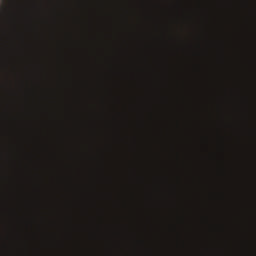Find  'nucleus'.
<instances>
[{
  "label": "nucleus",
  "instance_id": "obj_3",
  "mask_svg": "<svg viewBox=\"0 0 256 256\" xmlns=\"http://www.w3.org/2000/svg\"><path fill=\"white\" fill-rule=\"evenodd\" d=\"M100 215L101 212H98V256L100 255Z\"/></svg>",
  "mask_w": 256,
  "mask_h": 256
},
{
  "label": "nucleus",
  "instance_id": "obj_1",
  "mask_svg": "<svg viewBox=\"0 0 256 256\" xmlns=\"http://www.w3.org/2000/svg\"><path fill=\"white\" fill-rule=\"evenodd\" d=\"M107 151H108V155H109L108 174H107V185H108L107 199L109 202H112V201H114L113 188L115 186V177L113 175V155L115 153V148L111 141L108 142Z\"/></svg>",
  "mask_w": 256,
  "mask_h": 256
},
{
  "label": "nucleus",
  "instance_id": "obj_7",
  "mask_svg": "<svg viewBox=\"0 0 256 256\" xmlns=\"http://www.w3.org/2000/svg\"><path fill=\"white\" fill-rule=\"evenodd\" d=\"M108 127L111 128L112 127V123L111 121L108 122Z\"/></svg>",
  "mask_w": 256,
  "mask_h": 256
},
{
  "label": "nucleus",
  "instance_id": "obj_4",
  "mask_svg": "<svg viewBox=\"0 0 256 256\" xmlns=\"http://www.w3.org/2000/svg\"><path fill=\"white\" fill-rule=\"evenodd\" d=\"M108 97H109V100L114 99V91H113L112 86L108 87Z\"/></svg>",
  "mask_w": 256,
  "mask_h": 256
},
{
  "label": "nucleus",
  "instance_id": "obj_6",
  "mask_svg": "<svg viewBox=\"0 0 256 256\" xmlns=\"http://www.w3.org/2000/svg\"><path fill=\"white\" fill-rule=\"evenodd\" d=\"M109 68L111 72V75H109V81H112L113 64L111 62V58H109Z\"/></svg>",
  "mask_w": 256,
  "mask_h": 256
},
{
  "label": "nucleus",
  "instance_id": "obj_2",
  "mask_svg": "<svg viewBox=\"0 0 256 256\" xmlns=\"http://www.w3.org/2000/svg\"><path fill=\"white\" fill-rule=\"evenodd\" d=\"M108 236H109V256H113V226L111 224L108 225Z\"/></svg>",
  "mask_w": 256,
  "mask_h": 256
},
{
  "label": "nucleus",
  "instance_id": "obj_5",
  "mask_svg": "<svg viewBox=\"0 0 256 256\" xmlns=\"http://www.w3.org/2000/svg\"><path fill=\"white\" fill-rule=\"evenodd\" d=\"M108 18H109V30H112V28H113V14L109 13Z\"/></svg>",
  "mask_w": 256,
  "mask_h": 256
}]
</instances>
